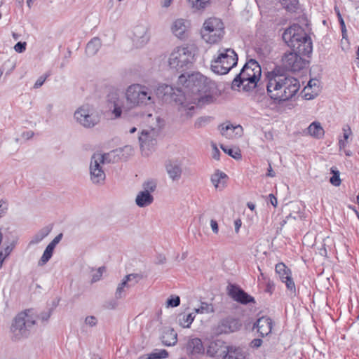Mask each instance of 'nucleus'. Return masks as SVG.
Wrapping results in <instances>:
<instances>
[{"mask_svg":"<svg viewBox=\"0 0 359 359\" xmlns=\"http://www.w3.org/2000/svg\"><path fill=\"white\" fill-rule=\"evenodd\" d=\"M282 39L290 50L283 55L282 66L276 65L266 73L267 95L276 104L289 100L298 92L300 87L298 79L289 76L287 72H299L306 67L309 61L303 56L311 57L313 50L310 36L298 24L285 29Z\"/></svg>","mask_w":359,"mask_h":359,"instance_id":"f257e3e1","label":"nucleus"},{"mask_svg":"<svg viewBox=\"0 0 359 359\" xmlns=\"http://www.w3.org/2000/svg\"><path fill=\"white\" fill-rule=\"evenodd\" d=\"M177 83L182 85V92L186 97L184 116L187 118L194 114L196 105L202 107L216 100V83L200 72L181 74Z\"/></svg>","mask_w":359,"mask_h":359,"instance_id":"f03ea898","label":"nucleus"},{"mask_svg":"<svg viewBox=\"0 0 359 359\" xmlns=\"http://www.w3.org/2000/svg\"><path fill=\"white\" fill-rule=\"evenodd\" d=\"M262 76V68L255 59H249L236 75L231 83V89L235 90L243 86L245 92L255 89Z\"/></svg>","mask_w":359,"mask_h":359,"instance_id":"7ed1b4c3","label":"nucleus"},{"mask_svg":"<svg viewBox=\"0 0 359 359\" xmlns=\"http://www.w3.org/2000/svg\"><path fill=\"white\" fill-rule=\"evenodd\" d=\"M33 309H26L20 312L14 318L11 331L13 334V340L27 338L30 334L31 328L36 324V320L32 316Z\"/></svg>","mask_w":359,"mask_h":359,"instance_id":"20e7f679","label":"nucleus"},{"mask_svg":"<svg viewBox=\"0 0 359 359\" xmlns=\"http://www.w3.org/2000/svg\"><path fill=\"white\" fill-rule=\"evenodd\" d=\"M195 54L189 47H177L169 57L168 64L171 69L184 73L194 61Z\"/></svg>","mask_w":359,"mask_h":359,"instance_id":"39448f33","label":"nucleus"},{"mask_svg":"<svg viewBox=\"0 0 359 359\" xmlns=\"http://www.w3.org/2000/svg\"><path fill=\"white\" fill-rule=\"evenodd\" d=\"M126 97L130 107L154 103L151 90L140 84L130 86L126 90Z\"/></svg>","mask_w":359,"mask_h":359,"instance_id":"423d86ee","label":"nucleus"},{"mask_svg":"<svg viewBox=\"0 0 359 359\" xmlns=\"http://www.w3.org/2000/svg\"><path fill=\"white\" fill-rule=\"evenodd\" d=\"M238 60V55L233 49H225L212 61L211 69L217 74H226L237 65Z\"/></svg>","mask_w":359,"mask_h":359,"instance_id":"0eeeda50","label":"nucleus"},{"mask_svg":"<svg viewBox=\"0 0 359 359\" xmlns=\"http://www.w3.org/2000/svg\"><path fill=\"white\" fill-rule=\"evenodd\" d=\"M156 94L158 97L165 102H174L178 106V111L181 113V116H184V100L186 97L183 94L182 88H175L172 86L163 83L158 86Z\"/></svg>","mask_w":359,"mask_h":359,"instance_id":"6e6552de","label":"nucleus"},{"mask_svg":"<svg viewBox=\"0 0 359 359\" xmlns=\"http://www.w3.org/2000/svg\"><path fill=\"white\" fill-rule=\"evenodd\" d=\"M203 38L209 43H216L223 37L224 27L222 21L217 18H210L203 23Z\"/></svg>","mask_w":359,"mask_h":359,"instance_id":"1a4fd4ad","label":"nucleus"},{"mask_svg":"<svg viewBox=\"0 0 359 359\" xmlns=\"http://www.w3.org/2000/svg\"><path fill=\"white\" fill-rule=\"evenodd\" d=\"M226 293L233 301L241 304L248 305L256 303L255 297L236 283H229L226 287Z\"/></svg>","mask_w":359,"mask_h":359,"instance_id":"9d476101","label":"nucleus"},{"mask_svg":"<svg viewBox=\"0 0 359 359\" xmlns=\"http://www.w3.org/2000/svg\"><path fill=\"white\" fill-rule=\"evenodd\" d=\"M74 118L85 128H93L100 122V116L96 111L83 107L75 111Z\"/></svg>","mask_w":359,"mask_h":359,"instance_id":"9b49d317","label":"nucleus"},{"mask_svg":"<svg viewBox=\"0 0 359 359\" xmlns=\"http://www.w3.org/2000/svg\"><path fill=\"white\" fill-rule=\"evenodd\" d=\"M243 323L239 318L228 316L222 318L215 328V334H229L241 330Z\"/></svg>","mask_w":359,"mask_h":359,"instance_id":"f8f14e48","label":"nucleus"},{"mask_svg":"<svg viewBox=\"0 0 359 359\" xmlns=\"http://www.w3.org/2000/svg\"><path fill=\"white\" fill-rule=\"evenodd\" d=\"M273 321L269 316H262L253 323L252 330H257L259 337L263 338L271 333Z\"/></svg>","mask_w":359,"mask_h":359,"instance_id":"ddd939ff","label":"nucleus"},{"mask_svg":"<svg viewBox=\"0 0 359 359\" xmlns=\"http://www.w3.org/2000/svg\"><path fill=\"white\" fill-rule=\"evenodd\" d=\"M275 271L278 274L281 281L285 283L287 289L291 292L295 293V285L291 277L290 269L284 263L280 262L276 265Z\"/></svg>","mask_w":359,"mask_h":359,"instance_id":"4468645a","label":"nucleus"},{"mask_svg":"<svg viewBox=\"0 0 359 359\" xmlns=\"http://www.w3.org/2000/svg\"><path fill=\"white\" fill-rule=\"evenodd\" d=\"M107 105L116 118H120L122 114L123 102L119 98L116 91H111L107 95Z\"/></svg>","mask_w":359,"mask_h":359,"instance_id":"2eb2a0df","label":"nucleus"},{"mask_svg":"<svg viewBox=\"0 0 359 359\" xmlns=\"http://www.w3.org/2000/svg\"><path fill=\"white\" fill-rule=\"evenodd\" d=\"M90 180L94 184H102L106 178V175L101 165L97 161H90Z\"/></svg>","mask_w":359,"mask_h":359,"instance_id":"dca6fc26","label":"nucleus"},{"mask_svg":"<svg viewBox=\"0 0 359 359\" xmlns=\"http://www.w3.org/2000/svg\"><path fill=\"white\" fill-rule=\"evenodd\" d=\"M222 359H246L247 352L240 346H227L223 351Z\"/></svg>","mask_w":359,"mask_h":359,"instance_id":"f3484780","label":"nucleus"},{"mask_svg":"<svg viewBox=\"0 0 359 359\" xmlns=\"http://www.w3.org/2000/svg\"><path fill=\"white\" fill-rule=\"evenodd\" d=\"M226 346L225 342L222 340L217 339L212 341L207 348L206 354L212 358H222Z\"/></svg>","mask_w":359,"mask_h":359,"instance_id":"a211bd4d","label":"nucleus"},{"mask_svg":"<svg viewBox=\"0 0 359 359\" xmlns=\"http://www.w3.org/2000/svg\"><path fill=\"white\" fill-rule=\"evenodd\" d=\"M139 142L140 145V148L142 151L148 150L151 151L154 149L156 145L157 141L155 138H154L151 135V133L143 130L141 132L140 135L139 136Z\"/></svg>","mask_w":359,"mask_h":359,"instance_id":"6ab92c4d","label":"nucleus"},{"mask_svg":"<svg viewBox=\"0 0 359 359\" xmlns=\"http://www.w3.org/2000/svg\"><path fill=\"white\" fill-rule=\"evenodd\" d=\"M186 349L188 355H203L205 353V348L202 340L198 337L189 339L187 344Z\"/></svg>","mask_w":359,"mask_h":359,"instance_id":"aec40b11","label":"nucleus"},{"mask_svg":"<svg viewBox=\"0 0 359 359\" xmlns=\"http://www.w3.org/2000/svg\"><path fill=\"white\" fill-rule=\"evenodd\" d=\"M134 40L142 45L147 43L149 41L148 28L144 25H137L133 30Z\"/></svg>","mask_w":359,"mask_h":359,"instance_id":"412c9836","label":"nucleus"},{"mask_svg":"<svg viewBox=\"0 0 359 359\" xmlns=\"http://www.w3.org/2000/svg\"><path fill=\"white\" fill-rule=\"evenodd\" d=\"M166 170L172 180H177L182 175V168L177 161H169L165 164Z\"/></svg>","mask_w":359,"mask_h":359,"instance_id":"4be33fe9","label":"nucleus"},{"mask_svg":"<svg viewBox=\"0 0 359 359\" xmlns=\"http://www.w3.org/2000/svg\"><path fill=\"white\" fill-rule=\"evenodd\" d=\"M161 341L165 346H174L177 342V334L173 328H170L163 332Z\"/></svg>","mask_w":359,"mask_h":359,"instance_id":"5701e85b","label":"nucleus"},{"mask_svg":"<svg viewBox=\"0 0 359 359\" xmlns=\"http://www.w3.org/2000/svg\"><path fill=\"white\" fill-rule=\"evenodd\" d=\"M154 201V196L147 191H141L135 198L136 205L140 208H145L151 205Z\"/></svg>","mask_w":359,"mask_h":359,"instance_id":"b1692460","label":"nucleus"},{"mask_svg":"<svg viewBox=\"0 0 359 359\" xmlns=\"http://www.w3.org/2000/svg\"><path fill=\"white\" fill-rule=\"evenodd\" d=\"M102 46V42L99 37H93L87 43L86 47V54L88 57L95 55Z\"/></svg>","mask_w":359,"mask_h":359,"instance_id":"393cba45","label":"nucleus"},{"mask_svg":"<svg viewBox=\"0 0 359 359\" xmlns=\"http://www.w3.org/2000/svg\"><path fill=\"white\" fill-rule=\"evenodd\" d=\"M187 26L185 25V21L183 19L176 20L172 26V33L179 39H184L186 35Z\"/></svg>","mask_w":359,"mask_h":359,"instance_id":"a878e982","label":"nucleus"},{"mask_svg":"<svg viewBox=\"0 0 359 359\" xmlns=\"http://www.w3.org/2000/svg\"><path fill=\"white\" fill-rule=\"evenodd\" d=\"M137 274L131 273L125 276L121 282L118 285L115 292V299H119L123 298L124 294V287L128 286V281L131 280L132 278H135L137 276Z\"/></svg>","mask_w":359,"mask_h":359,"instance_id":"bb28decb","label":"nucleus"},{"mask_svg":"<svg viewBox=\"0 0 359 359\" xmlns=\"http://www.w3.org/2000/svg\"><path fill=\"white\" fill-rule=\"evenodd\" d=\"M220 148L225 154L236 160H241L242 158L241 151L238 147L233 148L224 144H220Z\"/></svg>","mask_w":359,"mask_h":359,"instance_id":"cd10ccee","label":"nucleus"},{"mask_svg":"<svg viewBox=\"0 0 359 359\" xmlns=\"http://www.w3.org/2000/svg\"><path fill=\"white\" fill-rule=\"evenodd\" d=\"M52 226H47L41 229L29 242V245H34L40 243L44 238H46L51 231Z\"/></svg>","mask_w":359,"mask_h":359,"instance_id":"c85d7f7f","label":"nucleus"},{"mask_svg":"<svg viewBox=\"0 0 359 359\" xmlns=\"http://www.w3.org/2000/svg\"><path fill=\"white\" fill-rule=\"evenodd\" d=\"M219 129L220 130L222 135L226 137L232 136L231 133H229V130L231 132H233L235 130H240L241 131L243 130V128L240 125L233 126L230 122H229L225 126L223 124L219 125Z\"/></svg>","mask_w":359,"mask_h":359,"instance_id":"c756f323","label":"nucleus"},{"mask_svg":"<svg viewBox=\"0 0 359 359\" xmlns=\"http://www.w3.org/2000/svg\"><path fill=\"white\" fill-rule=\"evenodd\" d=\"M330 173L332 176L330 177V183L334 187H339L341 180L340 179V172L337 167L332 166L330 168Z\"/></svg>","mask_w":359,"mask_h":359,"instance_id":"7c9ffc66","label":"nucleus"},{"mask_svg":"<svg viewBox=\"0 0 359 359\" xmlns=\"http://www.w3.org/2000/svg\"><path fill=\"white\" fill-rule=\"evenodd\" d=\"M54 252V250L49 246H46L45 248L43 253L38 262L39 266H44L52 257Z\"/></svg>","mask_w":359,"mask_h":359,"instance_id":"2f4dec72","label":"nucleus"},{"mask_svg":"<svg viewBox=\"0 0 359 359\" xmlns=\"http://www.w3.org/2000/svg\"><path fill=\"white\" fill-rule=\"evenodd\" d=\"M280 3L289 12H295L298 9L299 0H280Z\"/></svg>","mask_w":359,"mask_h":359,"instance_id":"473e14b6","label":"nucleus"},{"mask_svg":"<svg viewBox=\"0 0 359 359\" xmlns=\"http://www.w3.org/2000/svg\"><path fill=\"white\" fill-rule=\"evenodd\" d=\"M110 154L104 153L103 154H94L91 157L92 161H97L98 164L101 165L106 163H110L111 159L109 158Z\"/></svg>","mask_w":359,"mask_h":359,"instance_id":"72a5a7b5","label":"nucleus"},{"mask_svg":"<svg viewBox=\"0 0 359 359\" xmlns=\"http://www.w3.org/2000/svg\"><path fill=\"white\" fill-rule=\"evenodd\" d=\"M193 8L196 10L204 9L210 4V0H188Z\"/></svg>","mask_w":359,"mask_h":359,"instance_id":"f704fd0d","label":"nucleus"},{"mask_svg":"<svg viewBox=\"0 0 359 359\" xmlns=\"http://www.w3.org/2000/svg\"><path fill=\"white\" fill-rule=\"evenodd\" d=\"M213 118L210 116H201L194 123L195 128H201L205 126L212 121Z\"/></svg>","mask_w":359,"mask_h":359,"instance_id":"c9c22d12","label":"nucleus"},{"mask_svg":"<svg viewBox=\"0 0 359 359\" xmlns=\"http://www.w3.org/2000/svg\"><path fill=\"white\" fill-rule=\"evenodd\" d=\"M169 355L168 352L165 349H161L158 352H152L147 355V359H163L166 358Z\"/></svg>","mask_w":359,"mask_h":359,"instance_id":"e433bc0d","label":"nucleus"},{"mask_svg":"<svg viewBox=\"0 0 359 359\" xmlns=\"http://www.w3.org/2000/svg\"><path fill=\"white\" fill-rule=\"evenodd\" d=\"M157 187V183L154 180H149L142 184L143 191H147V193L151 194Z\"/></svg>","mask_w":359,"mask_h":359,"instance_id":"4c0bfd02","label":"nucleus"},{"mask_svg":"<svg viewBox=\"0 0 359 359\" xmlns=\"http://www.w3.org/2000/svg\"><path fill=\"white\" fill-rule=\"evenodd\" d=\"M214 311L213 306L212 304H209L206 302H202L199 308L195 309V313H209Z\"/></svg>","mask_w":359,"mask_h":359,"instance_id":"58836bf2","label":"nucleus"},{"mask_svg":"<svg viewBox=\"0 0 359 359\" xmlns=\"http://www.w3.org/2000/svg\"><path fill=\"white\" fill-rule=\"evenodd\" d=\"M180 304V298L177 295L170 296L166 301L167 307L175 308Z\"/></svg>","mask_w":359,"mask_h":359,"instance_id":"ea45409f","label":"nucleus"},{"mask_svg":"<svg viewBox=\"0 0 359 359\" xmlns=\"http://www.w3.org/2000/svg\"><path fill=\"white\" fill-rule=\"evenodd\" d=\"M194 319L195 315L193 313H189L183 316V323L181 322L180 325L184 328H189Z\"/></svg>","mask_w":359,"mask_h":359,"instance_id":"a19ab883","label":"nucleus"},{"mask_svg":"<svg viewBox=\"0 0 359 359\" xmlns=\"http://www.w3.org/2000/svg\"><path fill=\"white\" fill-rule=\"evenodd\" d=\"M104 271H105L104 266L99 267L97 271H96V273H95L93 275L92 279H91V283H96V282L99 281L101 279L103 272Z\"/></svg>","mask_w":359,"mask_h":359,"instance_id":"79ce46f5","label":"nucleus"},{"mask_svg":"<svg viewBox=\"0 0 359 359\" xmlns=\"http://www.w3.org/2000/svg\"><path fill=\"white\" fill-rule=\"evenodd\" d=\"M325 130L320 122L316 121V139H321L324 137Z\"/></svg>","mask_w":359,"mask_h":359,"instance_id":"37998d69","label":"nucleus"},{"mask_svg":"<svg viewBox=\"0 0 359 359\" xmlns=\"http://www.w3.org/2000/svg\"><path fill=\"white\" fill-rule=\"evenodd\" d=\"M52 313L53 311H51L48 309L47 311H43L41 312L40 314L38 316V318L41 319L42 322H48Z\"/></svg>","mask_w":359,"mask_h":359,"instance_id":"c03bdc74","label":"nucleus"},{"mask_svg":"<svg viewBox=\"0 0 359 359\" xmlns=\"http://www.w3.org/2000/svg\"><path fill=\"white\" fill-rule=\"evenodd\" d=\"M50 76L49 73H46L38 78L34 85V88H39L43 86L46 79Z\"/></svg>","mask_w":359,"mask_h":359,"instance_id":"a18cd8bd","label":"nucleus"},{"mask_svg":"<svg viewBox=\"0 0 359 359\" xmlns=\"http://www.w3.org/2000/svg\"><path fill=\"white\" fill-rule=\"evenodd\" d=\"M27 47V43L25 41H18L15 46H14V50L18 53H22L25 51Z\"/></svg>","mask_w":359,"mask_h":359,"instance_id":"49530a36","label":"nucleus"},{"mask_svg":"<svg viewBox=\"0 0 359 359\" xmlns=\"http://www.w3.org/2000/svg\"><path fill=\"white\" fill-rule=\"evenodd\" d=\"M63 237L62 233H59L57 236H56L51 242L48 245L50 248L55 250L56 245L60 242Z\"/></svg>","mask_w":359,"mask_h":359,"instance_id":"de8ad7c7","label":"nucleus"},{"mask_svg":"<svg viewBox=\"0 0 359 359\" xmlns=\"http://www.w3.org/2000/svg\"><path fill=\"white\" fill-rule=\"evenodd\" d=\"M85 323L90 327H95L97 324V319L94 316H88L86 318Z\"/></svg>","mask_w":359,"mask_h":359,"instance_id":"09e8293b","label":"nucleus"},{"mask_svg":"<svg viewBox=\"0 0 359 359\" xmlns=\"http://www.w3.org/2000/svg\"><path fill=\"white\" fill-rule=\"evenodd\" d=\"M275 290V284L273 280L269 278L266 280V288L264 291L267 293L272 294Z\"/></svg>","mask_w":359,"mask_h":359,"instance_id":"8fccbe9b","label":"nucleus"},{"mask_svg":"<svg viewBox=\"0 0 359 359\" xmlns=\"http://www.w3.org/2000/svg\"><path fill=\"white\" fill-rule=\"evenodd\" d=\"M117 299H111L104 303V306L107 309H115L118 306Z\"/></svg>","mask_w":359,"mask_h":359,"instance_id":"3c124183","label":"nucleus"},{"mask_svg":"<svg viewBox=\"0 0 359 359\" xmlns=\"http://www.w3.org/2000/svg\"><path fill=\"white\" fill-rule=\"evenodd\" d=\"M262 343H263V341L262 339L257 338V339H254L251 341V342L250 343V346L252 348H258L262 346Z\"/></svg>","mask_w":359,"mask_h":359,"instance_id":"603ef678","label":"nucleus"},{"mask_svg":"<svg viewBox=\"0 0 359 359\" xmlns=\"http://www.w3.org/2000/svg\"><path fill=\"white\" fill-rule=\"evenodd\" d=\"M166 262V257L163 254H157L156 256V259H155V262L154 263L156 264H165Z\"/></svg>","mask_w":359,"mask_h":359,"instance_id":"864d4df0","label":"nucleus"},{"mask_svg":"<svg viewBox=\"0 0 359 359\" xmlns=\"http://www.w3.org/2000/svg\"><path fill=\"white\" fill-rule=\"evenodd\" d=\"M318 253L319 254L320 256H321L322 257H327V252L325 243H321V246L318 248ZM316 254H317L316 251Z\"/></svg>","mask_w":359,"mask_h":359,"instance_id":"5fc2aeb1","label":"nucleus"},{"mask_svg":"<svg viewBox=\"0 0 359 359\" xmlns=\"http://www.w3.org/2000/svg\"><path fill=\"white\" fill-rule=\"evenodd\" d=\"M304 135L314 136V121L311 122L309 127L303 131Z\"/></svg>","mask_w":359,"mask_h":359,"instance_id":"6e6d98bb","label":"nucleus"},{"mask_svg":"<svg viewBox=\"0 0 359 359\" xmlns=\"http://www.w3.org/2000/svg\"><path fill=\"white\" fill-rule=\"evenodd\" d=\"M15 248L14 243H11L9 245H7L4 249V255H5L6 257H8L10 254L12 252L13 248Z\"/></svg>","mask_w":359,"mask_h":359,"instance_id":"4d7b16f0","label":"nucleus"},{"mask_svg":"<svg viewBox=\"0 0 359 359\" xmlns=\"http://www.w3.org/2000/svg\"><path fill=\"white\" fill-rule=\"evenodd\" d=\"M220 151L217 149V146L213 144V149H212V158L215 160H219Z\"/></svg>","mask_w":359,"mask_h":359,"instance_id":"13d9d810","label":"nucleus"},{"mask_svg":"<svg viewBox=\"0 0 359 359\" xmlns=\"http://www.w3.org/2000/svg\"><path fill=\"white\" fill-rule=\"evenodd\" d=\"M210 226H211V229L212 230V231L215 233H217L218 231H219V226H218V223L216 220L215 219H211L210 221Z\"/></svg>","mask_w":359,"mask_h":359,"instance_id":"bf43d9fd","label":"nucleus"},{"mask_svg":"<svg viewBox=\"0 0 359 359\" xmlns=\"http://www.w3.org/2000/svg\"><path fill=\"white\" fill-rule=\"evenodd\" d=\"M211 181L216 188L219 187V183L220 182V180L219 179L218 175H217L216 172H215L214 175H212Z\"/></svg>","mask_w":359,"mask_h":359,"instance_id":"052dcab7","label":"nucleus"},{"mask_svg":"<svg viewBox=\"0 0 359 359\" xmlns=\"http://www.w3.org/2000/svg\"><path fill=\"white\" fill-rule=\"evenodd\" d=\"M334 11L336 12V14L337 15V18H338V21H339V26H343V25H345V22L341 15V13L339 10V8H334Z\"/></svg>","mask_w":359,"mask_h":359,"instance_id":"680f3d73","label":"nucleus"},{"mask_svg":"<svg viewBox=\"0 0 359 359\" xmlns=\"http://www.w3.org/2000/svg\"><path fill=\"white\" fill-rule=\"evenodd\" d=\"M269 202L274 207L276 208L278 205V201H277V198L276 197H275V196L273 194H270L269 195Z\"/></svg>","mask_w":359,"mask_h":359,"instance_id":"e2e57ef3","label":"nucleus"},{"mask_svg":"<svg viewBox=\"0 0 359 359\" xmlns=\"http://www.w3.org/2000/svg\"><path fill=\"white\" fill-rule=\"evenodd\" d=\"M343 131H344V134H343L344 140H343L347 141L349 135L351 134V128L349 127H348L347 129L343 128Z\"/></svg>","mask_w":359,"mask_h":359,"instance_id":"0e129e2a","label":"nucleus"},{"mask_svg":"<svg viewBox=\"0 0 359 359\" xmlns=\"http://www.w3.org/2000/svg\"><path fill=\"white\" fill-rule=\"evenodd\" d=\"M60 301V298H57L55 299H54L53 302H52V304H51V307L49 308V309L51 311H54V310L57 308V306H58L59 304V302Z\"/></svg>","mask_w":359,"mask_h":359,"instance_id":"69168bd1","label":"nucleus"},{"mask_svg":"<svg viewBox=\"0 0 359 359\" xmlns=\"http://www.w3.org/2000/svg\"><path fill=\"white\" fill-rule=\"evenodd\" d=\"M266 177H273L276 176V173L271 168V165L269 164V167L267 169V172L266 173Z\"/></svg>","mask_w":359,"mask_h":359,"instance_id":"338daca9","label":"nucleus"},{"mask_svg":"<svg viewBox=\"0 0 359 359\" xmlns=\"http://www.w3.org/2000/svg\"><path fill=\"white\" fill-rule=\"evenodd\" d=\"M242 222L240 219H236L234 222L235 231L238 233L241 226Z\"/></svg>","mask_w":359,"mask_h":359,"instance_id":"774afa93","label":"nucleus"}]
</instances>
